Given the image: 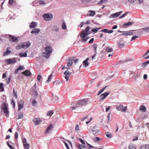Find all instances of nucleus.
Returning a JSON list of instances; mask_svg holds the SVG:
<instances>
[{
  "label": "nucleus",
  "mask_w": 149,
  "mask_h": 149,
  "mask_svg": "<svg viewBox=\"0 0 149 149\" xmlns=\"http://www.w3.org/2000/svg\"><path fill=\"white\" fill-rule=\"evenodd\" d=\"M90 29V27L89 26H87L86 27L84 31H85L87 33H88V31Z\"/></svg>",
  "instance_id": "47"
},
{
  "label": "nucleus",
  "mask_w": 149,
  "mask_h": 149,
  "mask_svg": "<svg viewBox=\"0 0 149 149\" xmlns=\"http://www.w3.org/2000/svg\"><path fill=\"white\" fill-rule=\"evenodd\" d=\"M127 110V107L126 106L124 107L123 108H122L121 111L122 112H125Z\"/></svg>",
  "instance_id": "55"
},
{
  "label": "nucleus",
  "mask_w": 149,
  "mask_h": 149,
  "mask_svg": "<svg viewBox=\"0 0 149 149\" xmlns=\"http://www.w3.org/2000/svg\"><path fill=\"white\" fill-rule=\"evenodd\" d=\"M59 30V28L57 27H55L53 29V31H54L55 32H58Z\"/></svg>",
  "instance_id": "59"
},
{
  "label": "nucleus",
  "mask_w": 149,
  "mask_h": 149,
  "mask_svg": "<svg viewBox=\"0 0 149 149\" xmlns=\"http://www.w3.org/2000/svg\"><path fill=\"white\" fill-rule=\"evenodd\" d=\"M129 149H136V147L134 145L130 144L129 146Z\"/></svg>",
  "instance_id": "25"
},
{
  "label": "nucleus",
  "mask_w": 149,
  "mask_h": 149,
  "mask_svg": "<svg viewBox=\"0 0 149 149\" xmlns=\"http://www.w3.org/2000/svg\"><path fill=\"white\" fill-rule=\"evenodd\" d=\"M33 123L35 125H38L39 123L42 122V120L40 119H38L37 118H34L33 120Z\"/></svg>",
  "instance_id": "14"
},
{
  "label": "nucleus",
  "mask_w": 149,
  "mask_h": 149,
  "mask_svg": "<svg viewBox=\"0 0 149 149\" xmlns=\"http://www.w3.org/2000/svg\"><path fill=\"white\" fill-rule=\"evenodd\" d=\"M74 57L72 56L69 58L67 61V65H72L73 64L72 61L74 59Z\"/></svg>",
  "instance_id": "10"
},
{
  "label": "nucleus",
  "mask_w": 149,
  "mask_h": 149,
  "mask_svg": "<svg viewBox=\"0 0 149 149\" xmlns=\"http://www.w3.org/2000/svg\"><path fill=\"white\" fill-rule=\"evenodd\" d=\"M132 23L131 22H129L127 23H125L123 24V26H125V28H126L125 26H128L132 25Z\"/></svg>",
  "instance_id": "27"
},
{
  "label": "nucleus",
  "mask_w": 149,
  "mask_h": 149,
  "mask_svg": "<svg viewBox=\"0 0 149 149\" xmlns=\"http://www.w3.org/2000/svg\"><path fill=\"white\" fill-rule=\"evenodd\" d=\"M53 125L51 124H50L46 129V131L45 132V134H47L49 133V131L52 130L53 129Z\"/></svg>",
  "instance_id": "11"
},
{
  "label": "nucleus",
  "mask_w": 149,
  "mask_h": 149,
  "mask_svg": "<svg viewBox=\"0 0 149 149\" xmlns=\"http://www.w3.org/2000/svg\"><path fill=\"white\" fill-rule=\"evenodd\" d=\"M149 53V49L144 54L143 56V57L145 59L149 58V54H148Z\"/></svg>",
  "instance_id": "19"
},
{
  "label": "nucleus",
  "mask_w": 149,
  "mask_h": 149,
  "mask_svg": "<svg viewBox=\"0 0 149 149\" xmlns=\"http://www.w3.org/2000/svg\"><path fill=\"white\" fill-rule=\"evenodd\" d=\"M92 131L93 134L95 135L99 132V130H92Z\"/></svg>",
  "instance_id": "40"
},
{
  "label": "nucleus",
  "mask_w": 149,
  "mask_h": 149,
  "mask_svg": "<svg viewBox=\"0 0 149 149\" xmlns=\"http://www.w3.org/2000/svg\"><path fill=\"white\" fill-rule=\"evenodd\" d=\"M92 47L94 49V50L95 52V53H96V51H97V45L95 44H94L92 45Z\"/></svg>",
  "instance_id": "28"
},
{
  "label": "nucleus",
  "mask_w": 149,
  "mask_h": 149,
  "mask_svg": "<svg viewBox=\"0 0 149 149\" xmlns=\"http://www.w3.org/2000/svg\"><path fill=\"white\" fill-rule=\"evenodd\" d=\"M25 148L26 149H29V145L28 144H23Z\"/></svg>",
  "instance_id": "45"
},
{
  "label": "nucleus",
  "mask_w": 149,
  "mask_h": 149,
  "mask_svg": "<svg viewBox=\"0 0 149 149\" xmlns=\"http://www.w3.org/2000/svg\"><path fill=\"white\" fill-rule=\"evenodd\" d=\"M37 102V101L35 100H33L32 102V104L34 106H35V104Z\"/></svg>",
  "instance_id": "57"
},
{
  "label": "nucleus",
  "mask_w": 149,
  "mask_h": 149,
  "mask_svg": "<svg viewBox=\"0 0 149 149\" xmlns=\"http://www.w3.org/2000/svg\"><path fill=\"white\" fill-rule=\"evenodd\" d=\"M6 143L8 146V147L10 148V149H13V147L11 146V145H10L8 142L7 141L6 142Z\"/></svg>",
  "instance_id": "60"
},
{
  "label": "nucleus",
  "mask_w": 149,
  "mask_h": 149,
  "mask_svg": "<svg viewBox=\"0 0 149 149\" xmlns=\"http://www.w3.org/2000/svg\"><path fill=\"white\" fill-rule=\"evenodd\" d=\"M139 109L142 112H144L146 111V108L145 106L141 105L140 106Z\"/></svg>",
  "instance_id": "18"
},
{
  "label": "nucleus",
  "mask_w": 149,
  "mask_h": 149,
  "mask_svg": "<svg viewBox=\"0 0 149 149\" xmlns=\"http://www.w3.org/2000/svg\"><path fill=\"white\" fill-rule=\"evenodd\" d=\"M99 28H95L91 30V31L92 32H94V33H96L97 31L98 30Z\"/></svg>",
  "instance_id": "41"
},
{
  "label": "nucleus",
  "mask_w": 149,
  "mask_h": 149,
  "mask_svg": "<svg viewBox=\"0 0 149 149\" xmlns=\"http://www.w3.org/2000/svg\"><path fill=\"white\" fill-rule=\"evenodd\" d=\"M40 30L39 29H33L31 32V33L34 34H38L40 32Z\"/></svg>",
  "instance_id": "15"
},
{
  "label": "nucleus",
  "mask_w": 149,
  "mask_h": 149,
  "mask_svg": "<svg viewBox=\"0 0 149 149\" xmlns=\"http://www.w3.org/2000/svg\"><path fill=\"white\" fill-rule=\"evenodd\" d=\"M123 11H120L119 12H116L115 13L111 14L109 16L110 18H116L120 15L122 13Z\"/></svg>",
  "instance_id": "8"
},
{
  "label": "nucleus",
  "mask_w": 149,
  "mask_h": 149,
  "mask_svg": "<svg viewBox=\"0 0 149 149\" xmlns=\"http://www.w3.org/2000/svg\"><path fill=\"white\" fill-rule=\"evenodd\" d=\"M149 63V60L147 61H146L143 63L142 65H147Z\"/></svg>",
  "instance_id": "63"
},
{
  "label": "nucleus",
  "mask_w": 149,
  "mask_h": 149,
  "mask_svg": "<svg viewBox=\"0 0 149 149\" xmlns=\"http://www.w3.org/2000/svg\"><path fill=\"white\" fill-rule=\"evenodd\" d=\"M1 109L4 111V112L6 114V116H7L9 114V111L7 109L6 104L5 103H3L1 106Z\"/></svg>",
  "instance_id": "3"
},
{
  "label": "nucleus",
  "mask_w": 149,
  "mask_h": 149,
  "mask_svg": "<svg viewBox=\"0 0 149 149\" xmlns=\"http://www.w3.org/2000/svg\"><path fill=\"white\" fill-rule=\"evenodd\" d=\"M107 86H106L104 88H102L101 90H100L97 93V95H100L105 89L107 87Z\"/></svg>",
  "instance_id": "23"
},
{
  "label": "nucleus",
  "mask_w": 149,
  "mask_h": 149,
  "mask_svg": "<svg viewBox=\"0 0 149 149\" xmlns=\"http://www.w3.org/2000/svg\"><path fill=\"white\" fill-rule=\"evenodd\" d=\"M149 145H145L141 146L140 149H149Z\"/></svg>",
  "instance_id": "21"
},
{
  "label": "nucleus",
  "mask_w": 149,
  "mask_h": 149,
  "mask_svg": "<svg viewBox=\"0 0 149 149\" xmlns=\"http://www.w3.org/2000/svg\"><path fill=\"white\" fill-rule=\"evenodd\" d=\"M89 60L88 58H87L83 62V63L84 65H88V61Z\"/></svg>",
  "instance_id": "35"
},
{
  "label": "nucleus",
  "mask_w": 149,
  "mask_h": 149,
  "mask_svg": "<svg viewBox=\"0 0 149 149\" xmlns=\"http://www.w3.org/2000/svg\"><path fill=\"white\" fill-rule=\"evenodd\" d=\"M89 33H87L84 31L81 32L80 36L81 38H84L86 37L88 34Z\"/></svg>",
  "instance_id": "16"
},
{
  "label": "nucleus",
  "mask_w": 149,
  "mask_h": 149,
  "mask_svg": "<svg viewBox=\"0 0 149 149\" xmlns=\"http://www.w3.org/2000/svg\"><path fill=\"white\" fill-rule=\"evenodd\" d=\"M106 135L109 138H111V133L107 132L105 133Z\"/></svg>",
  "instance_id": "31"
},
{
  "label": "nucleus",
  "mask_w": 149,
  "mask_h": 149,
  "mask_svg": "<svg viewBox=\"0 0 149 149\" xmlns=\"http://www.w3.org/2000/svg\"><path fill=\"white\" fill-rule=\"evenodd\" d=\"M124 45V44L121 43L120 42H119L118 43V45L119 47H120V48H122L123 47Z\"/></svg>",
  "instance_id": "44"
},
{
  "label": "nucleus",
  "mask_w": 149,
  "mask_h": 149,
  "mask_svg": "<svg viewBox=\"0 0 149 149\" xmlns=\"http://www.w3.org/2000/svg\"><path fill=\"white\" fill-rule=\"evenodd\" d=\"M60 83V81L58 80H56L53 83V84L54 85H57Z\"/></svg>",
  "instance_id": "50"
},
{
  "label": "nucleus",
  "mask_w": 149,
  "mask_h": 149,
  "mask_svg": "<svg viewBox=\"0 0 149 149\" xmlns=\"http://www.w3.org/2000/svg\"><path fill=\"white\" fill-rule=\"evenodd\" d=\"M78 107H79V106L77 105V103L75 106L72 107L71 108V109L72 110H74L77 109Z\"/></svg>",
  "instance_id": "39"
},
{
  "label": "nucleus",
  "mask_w": 149,
  "mask_h": 149,
  "mask_svg": "<svg viewBox=\"0 0 149 149\" xmlns=\"http://www.w3.org/2000/svg\"><path fill=\"white\" fill-rule=\"evenodd\" d=\"M16 48L17 50L20 49L22 48V44L21 45H17L16 47Z\"/></svg>",
  "instance_id": "33"
},
{
  "label": "nucleus",
  "mask_w": 149,
  "mask_h": 149,
  "mask_svg": "<svg viewBox=\"0 0 149 149\" xmlns=\"http://www.w3.org/2000/svg\"><path fill=\"white\" fill-rule=\"evenodd\" d=\"M41 78H42V76L40 74L38 75V77H37V78L38 81H40V80L41 79Z\"/></svg>",
  "instance_id": "53"
},
{
  "label": "nucleus",
  "mask_w": 149,
  "mask_h": 149,
  "mask_svg": "<svg viewBox=\"0 0 149 149\" xmlns=\"http://www.w3.org/2000/svg\"><path fill=\"white\" fill-rule=\"evenodd\" d=\"M45 52L42 54V56L44 57L48 58L52 52V49L51 47L48 46L45 48Z\"/></svg>",
  "instance_id": "1"
},
{
  "label": "nucleus",
  "mask_w": 149,
  "mask_h": 149,
  "mask_svg": "<svg viewBox=\"0 0 149 149\" xmlns=\"http://www.w3.org/2000/svg\"><path fill=\"white\" fill-rule=\"evenodd\" d=\"M16 61L17 59L15 58L8 59L5 60V62L8 64H10L11 63H13L16 62Z\"/></svg>",
  "instance_id": "5"
},
{
  "label": "nucleus",
  "mask_w": 149,
  "mask_h": 149,
  "mask_svg": "<svg viewBox=\"0 0 149 149\" xmlns=\"http://www.w3.org/2000/svg\"><path fill=\"white\" fill-rule=\"evenodd\" d=\"M24 102L22 100H21L19 103L18 104V110L19 111L22 109L24 105Z\"/></svg>",
  "instance_id": "12"
},
{
  "label": "nucleus",
  "mask_w": 149,
  "mask_h": 149,
  "mask_svg": "<svg viewBox=\"0 0 149 149\" xmlns=\"http://www.w3.org/2000/svg\"><path fill=\"white\" fill-rule=\"evenodd\" d=\"M88 115L84 117V118H81V121H83L84 120L87 119L88 118Z\"/></svg>",
  "instance_id": "64"
},
{
  "label": "nucleus",
  "mask_w": 149,
  "mask_h": 149,
  "mask_svg": "<svg viewBox=\"0 0 149 149\" xmlns=\"http://www.w3.org/2000/svg\"><path fill=\"white\" fill-rule=\"evenodd\" d=\"M89 100L88 99H84L79 100L77 102V105L79 106V107H81L83 105H86L88 102Z\"/></svg>",
  "instance_id": "2"
},
{
  "label": "nucleus",
  "mask_w": 149,
  "mask_h": 149,
  "mask_svg": "<svg viewBox=\"0 0 149 149\" xmlns=\"http://www.w3.org/2000/svg\"><path fill=\"white\" fill-rule=\"evenodd\" d=\"M78 140L80 141V142L82 143L83 144H84V145H85V142H84V141L81 139V138H79L78 139Z\"/></svg>",
  "instance_id": "49"
},
{
  "label": "nucleus",
  "mask_w": 149,
  "mask_h": 149,
  "mask_svg": "<svg viewBox=\"0 0 149 149\" xmlns=\"http://www.w3.org/2000/svg\"><path fill=\"white\" fill-rule=\"evenodd\" d=\"M22 48L26 49L29 47L31 45V43L29 41L23 42L22 43Z\"/></svg>",
  "instance_id": "9"
},
{
  "label": "nucleus",
  "mask_w": 149,
  "mask_h": 149,
  "mask_svg": "<svg viewBox=\"0 0 149 149\" xmlns=\"http://www.w3.org/2000/svg\"><path fill=\"white\" fill-rule=\"evenodd\" d=\"M27 54L26 52L25 53H21L19 54V56L20 57H26L27 56Z\"/></svg>",
  "instance_id": "24"
},
{
  "label": "nucleus",
  "mask_w": 149,
  "mask_h": 149,
  "mask_svg": "<svg viewBox=\"0 0 149 149\" xmlns=\"http://www.w3.org/2000/svg\"><path fill=\"white\" fill-rule=\"evenodd\" d=\"M119 32H120V33H122V32H123V33L121 34V35H122V36H127V31H118Z\"/></svg>",
  "instance_id": "42"
},
{
  "label": "nucleus",
  "mask_w": 149,
  "mask_h": 149,
  "mask_svg": "<svg viewBox=\"0 0 149 149\" xmlns=\"http://www.w3.org/2000/svg\"><path fill=\"white\" fill-rule=\"evenodd\" d=\"M143 30L146 32L149 31V27H148L143 29Z\"/></svg>",
  "instance_id": "58"
},
{
  "label": "nucleus",
  "mask_w": 149,
  "mask_h": 149,
  "mask_svg": "<svg viewBox=\"0 0 149 149\" xmlns=\"http://www.w3.org/2000/svg\"><path fill=\"white\" fill-rule=\"evenodd\" d=\"M53 114V112L52 111H48L47 113V116H49L52 115Z\"/></svg>",
  "instance_id": "37"
},
{
  "label": "nucleus",
  "mask_w": 149,
  "mask_h": 149,
  "mask_svg": "<svg viewBox=\"0 0 149 149\" xmlns=\"http://www.w3.org/2000/svg\"><path fill=\"white\" fill-rule=\"evenodd\" d=\"M109 93H110L109 92H105L102 94L100 96V99L102 100H103L109 94Z\"/></svg>",
  "instance_id": "7"
},
{
  "label": "nucleus",
  "mask_w": 149,
  "mask_h": 149,
  "mask_svg": "<svg viewBox=\"0 0 149 149\" xmlns=\"http://www.w3.org/2000/svg\"><path fill=\"white\" fill-rule=\"evenodd\" d=\"M36 25L37 24L36 22H33L30 23L29 26L30 28L31 29L33 28L36 27Z\"/></svg>",
  "instance_id": "17"
},
{
  "label": "nucleus",
  "mask_w": 149,
  "mask_h": 149,
  "mask_svg": "<svg viewBox=\"0 0 149 149\" xmlns=\"http://www.w3.org/2000/svg\"><path fill=\"white\" fill-rule=\"evenodd\" d=\"M108 30L107 29H103L101 31L104 32L105 33H108Z\"/></svg>",
  "instance_id": "56"
},
{
  "label": "nucleus",
  "mask_w": 149,
  "mask_h": 149,
  "mask_svg": "<svg viewBox=\"0 0 149 149\" xmlns=\"http://www.w3.org/2000/svg\"><path fill=\"white\" fill-rule=\"evenodd\" d=\"M22 73L27 77L31 76V72L27 70L22 72Z\"/></svg>",
  "instance_id": "13"
},
{
  "label": "nucleus",
  "mask_w": 149,
  "mask_h": 149,
  "mask_svg": "<svg viewBox=\"0 0 149 149\" xmlns=\"http://www.w3.org/2000/svg\"><path fill=\"white\" fill-rule=\"evenodd\" d=\"M107 0H101L98 3V4H100L104 3H106L107 2Z\"/></svg>",
  "instance_id": "43"
},
{
  "label": "nucleus",
  "mask_w": 149,
  "mask_h": 149,
  "mask_svg": "<svg viewBox=\"0 0 149 149\" xmlns=\"http://www.w3.org/2000/svg\"><path fill=\"white\" fill-rule=\"evenodd\" d=\"M8 48H7V51L6 52H5L3 54V55L4 56H6V55L8 54H10V51L8 50Z\"/></svg>",
  "instance_id": "36"
},
{
  "label": "nucleus",
  "mask_w": 149,
  "mask_h": 149,
  "mask_svg": "<svg viewBox=\"0 0 149 149\" xmlns=\"http://www.w3.org/2000/svg\"><path fill=\"white\" fill-rule=\"evenodd\" d=\"M52 74H51L49 75V76L48 77V79L46 81V83H48L50 81L52 78Z\"/></svg>",
  "instance_id": "32"
},
{
  "label": "nucleus",
  "mask_w": 149,
  "mask_h": 149,
  "mask_svg": "<svg viewBox=\"0 0 149 149\" xmlns=\"http://www.w3.org/2000/svg\"><path fill=\"white\" fill-rule=\"evenodd\" d=\"M9 40L10 41H12L13 42H16L18 41V38L15 36H12L10 35L9 36Z\"/></svg>",
  "instance_id": "6"
},
{
  "label": "nucleus",
  "mask_w": 149,
  "mask_h": 149,
  "mask_svg": "<svg viewBox=\"0 0 149 149\" xmlns=\"http://www.w3.org/2000/svg\"><path fill=\"white\" fill-rule=\"evenodd\" d=\"M64 74L65 75L67 76L68 75H69V76H70V71L68 70H66L64 72Z\"/></svg>",
  "instance_id": "38"
},
{
  "label": "nucleus",
  "mask_w": 149,
  "mask_h": 149,
  "mask_svg": "<svg viewBox=\"0 0 149 149\" xmlns=\"http://www.w3.org/2000/svg\"><path fill=\"white\" fill-rule=\"evenodd\" d=\"M113 51V49L112 48L107 47L106 49V51L107 52H112Z\"/></svg>",
  "instance_id": "30"
},
{
  "label": "nucleus",
  "mask_w": 149,
  "mask_h": 149,
  "mask_svg": "<svg viewBox=\"0 0 149 149\" xmlns=\"http://www.w3.org/2000/svg\"><path fill=\"white\" fill-rule=\"evenodd\" d=\"M100 139L99 137H96L94 139V140L95 141L99 142L100 141Z\"/></svg>",
  "instance_id": "48"
},
{
  "label": "nucleus",
  "mask_w": 149,
  "mask_h": 149,
  "mask_svg": "<svg viewBox=\"0 0 149 149\" xmlns=\"http://www.w3.org/2000/svg\"><path fill=\"white\" fill-rule=\"evenodd\" d=\"M44 19L46 21H48L52 20L53 18V15L51 14L47 13L44 15Z\"/></svg>",
  "instance_id": "4"
},
{
  "label": "nucleus",
  "mask_w": 149,
  "mask_h": 149,
  "mask_svg": "<svg viewBox=\"0 0 149 149\" xmlns=\"http://www.w3.org/2000/svg\"><path fill=\"white\" fill-rule=\"evenodd\" d=\"M123 107V105H120L118 106H116V108L117 110L120 111L122 110Z\"/></svg>",
  "instance_id": "26"
},
{
  "label": "nucleus",
  "mask_w": 149,
  "mask_h": 149,
  "mask_svg": "<svg viewBox=\"0 0 149 149\" xmlns=\"http://www.w3.org/2000/svg\"><path fill=\"white\" fill-rule=\"evenodd\" d=\"M22 141L23 144L27 143L26 139L25 138H24L23 139Z\"/></svg>",
  "instance_id": "62"
},
{
  "label": "nucleus",
  "mask_w": 149,
  "mask_h": 149,
  "mask_svg": "<svg viewBox=\"0 0 149 149\" xmlns=\"http://www.w3.org/2000/svg\"><path fill=\"white\" fill-rule=\"evenodd\" d=\"M88 12L90 13L89 14V15L91 17H93L96 14L95 11L93 10H89Z\"/></svg>",
  "instance_id": "20"
},
{
  "label": "nucleus",
  "mask_w": 149,
  "mask_h": 149,
  "mask_svg": "<svg viewBox=\"0 0 149 149\" xmlns=\"http://www.w3.org/2000/svg\"><path fill=\"white\" fill-rule=\"evenodd\" d=\"M79 59L78 58L74 60V64H77L78 62Z\"/></svg>",
  "instance_id": "46"
},
{
  "label": "nucleus",
  "mask_w": 149,
  "mask_h": 149,
  "mask_svg": "<svg viewBox=\"0 0 149 149\" xmlns=\"http://www.w3.org/2000/svg\"><path fill=\"white\" fill-rule=\"evenodd\" d=\"M10 79H11V77H10H10L8 78V80L6 82L7 85H8L10 83Z\"/></svg>",
  "instance_id": "51"
},
{
  "label": "nucleus",
  "mask_w": 149,
  "mask_h": 149,
  "mask_svg": "<svg viewBox=\"0 0 149 149\" xmlns=\"http://www.w3.org/2000/svg\"><path fill=\"white\" fill-rule=\"evenodd\" d=\"M63 142L65 145L67 149H70L68 144L66 143V142L65 141H63Z\"/></svg>",
  "instance_id": "52"
},
{
  "label": "nucleus",
  "mask_w": 149,
  "mask_h": 149,
  "mask_svg": "<svg viewBox=\"0 0 149 149\" xmlns=\"http://www.w3.org/2000/svg\"><path fill=\"white\" fill-rule=\"evenodd\" d=\"M62 29L63 30H65L67 29L65 23L64 22L62 25Z\"/></svg>",
  "instance_id": "34"
},
{
  "label": "nucleus",
  "mask_w": 149,
  "mask_h": 149,
  "mask_svg": "<svg viewBox=\"0 0 149 149\" xmlns=\"http://www.w3.org/2000/svg\"><path fill=\"white\" fill-rule=\"evenodd\" d=\"M134 30H131L127 31V36H130L134 34V33L133 32Z\"/></svg>",
  "instance_id": "29"
},
{
  "label": "nucleus",
  "mask_w": 149,
  "mask_h": 149,
  "mask_svg": "<svg viewBox=\"0 0 149 149\" xmlns=\"http://www.w3.org/2000/svg\"><path fill=\"white\" fill-rule=\"evenodd\" d=\"M128 12H126V13L123 14L121 16H120L119 17V18H122L124 17H125V15H126L127 14Z\"/></svg>",
  "instance_id": "54"
},
{
  "label": "nucleus",
  "mask_w": 149,
  "mask_h": 149,
  "mask_svg": "<svg viewBox=\"0 0 149 149\" xmlns=\"http://www.w3.org/2000/svg\"><path fill=\"white\" fill-rule=\"evenodd\" d=\"M18 117L17 118V119H19L22 118L23 117V113L22 112H20L18 115Z\"/></svg>",
  "instance_id": "22"
},
{
  "label": "nucleus",
  "mask_w": 149,
  "mask_h": 149,
  "mask_svg": "<svg viewBox=\"0 0 149 149\" xmlns=\"http://www.w3.org/2000/svg\"><path fill=\"white\" fill-rule=\"evenodd\" d=\"M18 133L17 132H16L15 133V137L16 139H17L18 138Z\"/></svg>",
  "instance_id": "61"
}]
</instances>
